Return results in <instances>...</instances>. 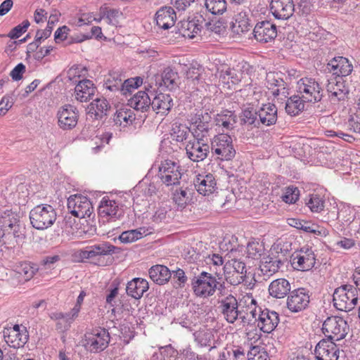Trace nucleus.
I'll list each match as a JSON object with an SVG mask.
<instances>
[{"label": "nucleus", "mask_w": 360, "mask_h": 360, "mask_svg": "<svg viewBox=\"0 0 360 360\" xmlns=\"http://www.w3.org/2000/svg\"><path fill=\"white\" fill-rule=\"evenodd\" d=\"M29 217L33 228L45 230L54 224L57 219V213L51 205L41 204L31 210Z\"/></svg>", "instance_id": "nucleus-1"}, {"label": "nucleus", "mask_w": 360, "mask_h": 360, "mask_svg": "<svg viewBox=\"0 0 360 360\" xmlns=\"http://www.w3.org/2000/svg\"><path fill=\"white\" fill-rule=\"evenodd\" d=\"M115 248L108 243H101L80 250L79 256L82 259H88L95 265L105 266L107 264L105 257L114 254Z\"/></svg>", "instance_id": "nucleus-2"}, {"label": "nucleus", "mask_w": 360, "mask_h": 360, "mask_svg": "<svg viewBox=\"0 0 360 360\" xmlns=\"http://www.w3.org/2000/svg\"><path fill=\"white\" fill-rule=\"evenodd\" d=\"M333 302L338 310H352L358 302L356 288L352 285H342L337 288L333 295Z\"/></svg>", "instance_id": "nucleus-3"}, {"label": "nucleus", "mask_w": 360, "mask_h": 360, "mask_svg": "<svg viewBox=\"0 0 360 360\" xmlns=\"http://www.w3.org/2000/svg\"><path fill=\"white\" fill-rule=\"evenodd\" d=\"M218 284L216 277L205 271L195 276L191 280L193 293L201 298H207L214 295Z\"/></svg>", "instance_id": "nucleus-4"}, {"label": "nucleus", "mask_w": 360, "mask_h": 360, "mask_svg": "<svg viewBox=\"0 0 360 360\" xmlns=\"http://www.w3.org/2000/svg\"><path fill=\"white\" fill-rule=\"evenodd\" d=\"M110 342V334L103 328H97L86 332L82 340V346L91 353H98L103 351Z\"/></svg>", "instance_id": "nucleus-5"}, {"label": "nucleus", "mask_w": 360, "mask_h": 360, "mask_svg": "<svg viewBox=\"0 0 360 360\" xmlns=\"http://www.w3.org/2000/svg\"><path fill=\"white\" fill-rule=\"evenodd\" d=\"M296 91L307 103H318L323 96V89L315 79L303 77L297 82Z\"/></svg>", "instance_id": "nucleus-6"}, {"label": "nucleus", "mask_w": 360, "mask_h": 360, "mask_svg": "<svg viewBox=\"0 0 360 360\" xmlns=\"http://www.w3.org/2000/svg\"><path fill=\"white\" fill-rule=\"evenodd\" d=\"M349 327L347 322L340 316L328 317L322 325V331L326 340L338 341L344 339L347 335Z\"/></svg>", "instance_id": "nucleus-7"}, {"label": "nucleus", "mask_w": 360, "mask_h": 360, "mask_svg": "<svg viewBox=\"0 0 360 360\" xmlns=\"http://www.w3.org/2000/svg\"><path fill=\"white\" fill-rule=\"evenodd\" d=\"M182 169L178 162L171 160L161 161L158 166V176L166 186H176L180 184Z\"/></svg>", "instance_id": "nucleus-8"}, {"label": "nucleus", "mask_w": 360, "mask_h": 360, "mask_svg": "<svg viewBox=\"0 0 360 360\" xmlns=\"http://www.w3.org/2000/svg\"><path fill=\"white\" fill-rule=\"evenodd\" d=\"M218 304V309L227 322L233 323L238 319H241L243 323H245L247 320L250 321L238 309V300L233 295L226 296L219 300Z\"/></svg>", "instance_id": "nucleus-9"}, {"label": "nucleus", "mask_w": 360, "mask_h": 360, "mask_svg": "<svg viewBox=\"0 0 360 360\" xmlns=\"http://www.w3.org/2000/svg\"><path fill=\"white\" fill-rule=\"evenodd\" d=\"M212 153L217 155V158L221 160H231L236 155V150L233 146L232 138L226 134H221L212 140Z\"/></svg>", "instance_id": "nucleus-10"}, {"label": "nucleus", "mask_w": 360, "mask_h": 360, "mask_svg": "<svg viewBox=\"0 0 360 360\" xmlns=\"http://www.w3.org/2000/svg\"><path fill=\"white\" fill-rule=\"evenodd\" d=\"M193 141H189L186 146L188 158L193 162H200L206 159L210 152V146L207 137L195 134Z\"/></svg>", "instance_id": "nucleus-11"}, {"label": "nucleus", "mask_w": 360, "mask_h": 360, "mask_svg": "<svg viewBox=\"0 0 360 360\" xmlns=\"http://www.w3.org/2000/svg\"><path fill=\"white\" fill-rule=\"evenodd\" d=\"M68 209L73 216L81 219L90 217L94 212L90 200L82 195H71L68 199Z\"/></svg>", "instance_id": "nucleus-12"}, {"label": "nucleus", "mask_w": 360, "mask_h": 360, "mask_svg": "<svg viewBox=\"0 0 360 360\" xmlns=\"http://www.w3.org/2000/svg\"><path fill=\"white\" fill-rule=\"evenodd\" d=\"M291 263L295 269L300 271L312 269L316 263V257L311 248L304 246L295 252L291 257Z\"/></svg>", "instance_id": "nucleus-13"}, {"label": "nucleus", "mask_w": 360, "mask_h": 360, "mask_svg": "<svg viewBox=\"0 0 360 360\" xmlns=\"http://www.w3.org/2000/svg\"><path fill=\"white\" fill-rule=\"evenodd\" d=\"M310 302L309 291L303 288L295 289L287 297L286 307L292 313H299L306 309Z\"/></svg>", "instance_id": "nucleus-14"}, {"label": "nucleus", "mask_w": 360, "mask_h": 360, "mask_svg": "<svg viewBox=\"0 0 360 360\" xmlns=\"http://www.w3.org/2000/svg\"><path fill=\"white\" fill-rule=\"evenodd\" d=\"M78 117L79 112L77 108L70 104H65L58 110V125L63 130H71L77 126Z\"/></svg>", "instance_id": "nucleus-15"}, {"label": "nucleus", "mask_w": 360, "mask_h": 360, "mask_svg": "<svg viewBox=\"0 0 360 360\" xmlns=\"http://www.w3.org/2000/svg\"><path fill=\"white\" fill-rule=\"evenodd\" d=\"M28 338L29 335L25 326L15 325L4 330V338L11 347H22L27 342Z\"/></svg>", "instance_id": "nucleus-16"}, {"label": "nucleus", "mask_w": 360, "mask_h": 360, "mask_svg": "<svg viewBox=\"0 0 360 360\" xmlns=\"http://www.w3.org/2000/svg\"><path fill=\"white\" fill-rule=\"evenodd\" d=\"M255 39L261 43H267L274 40L277 36L276 25L269 20L258 22L253 30Z\"/></svg>", "instance_id": "nucleus-17"}, {"label": "nucleus", "mask_w": 360, "mask_h": 360, "mask_svg": "<svg viewBox=\"0 0 360 360\" xmlns=\"http://www.w3.org/2000/svg\"><path fill=\"white\" fill-rule=\"evenodd\" d=\"M270 11L276 19L287 20L292 16L295 5L292 0H271Z\"/></svg>", "instance_id": "nucleus-18"}, {"label": "nucleus", "mask_w": 360, "mask_h": 360, "mask_svg": "<svg viewBox=\"0 0 360 360\" xmlns=\"http://www.w3.org/2000/svg\"><path fill=\"white\" fill-rule=\"evenodd\" d=\"M279 321V315L277 312L268 309L262 310L261 308H259L257 326L264 333H270L274 330Z\"/></svg>", "instance_id": "nucleus-19"}, {"label": "nucleus", "mask_w": 360, "mask_h": 360, "mask_svg": "<svg viewBox=\"0 0 360 360\" xmlns=\"http://www.w3.org/2000/svg\"><path fill=\"white\" fill-rule=\"evenodd\" d=\"M314 352L317 360H338L340 350L335 342L323 339L316 346Z\"/></svg>", "instance_id": "nucleus-20"}, {"label": "nucleus", "mask_w": 360, "mask_h": 360, "mask_svg": "<svg viewBox=\"0 0 360 360\" xmlns=\"http://www.w3.org/2000/svg\"><path fill=\"white\" fill-rule=\"evenodd\" d=\"M328 69L338 77H347L353 71L352 61L343 56H335L327 64Z\"/></svg>", "instance_id": "nucleus-21"}, {"label": "nucleus", "mask_w": 360, "mask_h": 360, "mask_svg": "<svg viewBox=\"0 0 360 360\" xmlns=\"http://www.w3.org/2000/svg\"><path fill=\"white\" fill-rule=\"evenodd\" d=\"M193 124L195 127L193 136L195 134L203 135L207 137L209 135V131L211 129L212 117L207 110H199L191 118Z\"/></svg>", "instance_id": "nucleus-22"}, {"label": "nucleus", "mask_w": 360, "mask_h": 360, "mask_svg": "<svg viewBox=\"0 0 360 360\" xmlns=\"http://www.w3.org/2000/svg\"><path fill=\"white\" fill-rule=\"evenodd\" d=\"M193 184L197 191L204 196L213 193L217 185L215 178L212 174L197 175Z\"/></svg>", "instance_id": "nucleus-23"}, {"label": "nucleus", "mask_w": 360, "mask_h": 360, "mask_svg": "<svg viewBox=\"0 0 360 360\" xmlns=\"http://www.w3.org/2000/svg\"><path fill=\"white\" fill-rule=\"evenodd\" d=\"M326 90L329 94V97L337 101L344 100L349 93V89L342 77H336L328 80Z\"/></svg>", "instance_id": "nucleus-24"}, {"label": "nucleus", "mask_w": 360, "mask_h": 360, "mask_svg": "<svg viewBox=\"0 0 360 360\" xmlns=\"http://www.w3.org/2000/svg\"><path fill=\"white\" fill-rule=\"evenodd\" d=\"M51 320L56 321V329L60 333H64L70 329L72 323L74 322L78 315L73 316V311L63 313L61 311H54L49 315Z\"/></svg>", "instance_id": "nucleus-25"}, {"label": "nucleus", "mask_w": 360, "mask_h": 360, "mask_svg": "<svg viewBox=\"0 0 360 360\" xmlns=\"http://www.w3.org/2000/svg\"><path fill=\"white\" fill-rule=\"evenodd\" d=\"M179 79L177 72L167 67L164 69L159 77H156L155 81L160 87H165L169 91H172L178 87Z\"/></svg>", "instance_id": "nucleus-26"}, {"label": "nucleus", "mask_w": 360, "mask_h": 360, "mask_svg": "<svg viewBox=\"0 0 360 360\" xmlns=\"http://www.w3.org/2000/svg\"><path fill=\"white\" fill-rule=\"evenodd\" d=\"M277 108L274 104H264L258 110L259 127L260 125L271 126L277 121Z\"/></svg>", "instance_id": "nucleus-27"}, {"label": "nucleus", "mask_w": 360, "mask_h": 360, "mask_svg": "<svg viewBox=\"0 0 360 360\" xmlns=\"http://www.w3.org/2000/svg\"><path fill=\"white\" fill-rule=\"evenodd\" d=\"M25 225H22L4 230L1 236L2 242L11 247H15L25 238Z\"/></svg>", "instance_id": "nucleus-28"}, {"label": "nucleus", "mask_w": 360, "mask_h": 360, "mask_svg": "<svg viewBox=\"0 0 360 360\" xmlns=\"http://www.w3.org/2000/svg\"><path fill=\"white\" fill-rule=\"evenodd\" d=\"M174 105L173 99L169 94H158L153 99L151 108L157 114L167 115Z\"/></svg>", "instance_id": "nucleus-29"}, {"label": "nucleus", "mask_w": 360, "mask_h": 360, "mask_svg": "<svg viewBox=\"0 0 360 360\" xmlns=\"http://www.w3.org/2000/svg\"><path fill=\"white\" fill-rule=\"evenodd\" d=\"M96 89L92 81L89 79L79 81L75 88V98L81 103L86 102L94 95Z\"/></svg>", "instance_id": "nucleus-30"}, {"label": "nucleus", "mask_w": 360, "mask_h": 360, "mask_svg": "<svg viewBox=\"0 0 360 360\" xmlns=\"http://www.w3.org/2000/svg\"><path fill=\"white\" fill-rule=\"evenodd\" d=\"M149 288L148 282L142 278H134L129 281L126 286L127 294L136 299L141 298Z\"/></svg>", "instance_id": "nucleus-31"}, {"label": "nucleus", "mask_w": 360, "mask_h": 360, "mask_svg": "<svg viewBox=\"0 0 360 360\" xmlns=\"http://www.w3.org/2000/svg\"><path fill=\"white\" fill-rule=\"evenodd\" d=\"M283 264L282 259L278 257L269 255L262 258L259 265V271L264 276L269 278L276 274Z\"/></svg>", "instance_id": "nucleus-32"}, {"label": "nucleus", "mask_w": 360, "mask_h": 360, "mask_svg": "<svg viewBox=\"0 0 360 360\" xmlns=\"http://www.w3.org/2000/svg\"><path fill=\"white\" fill-rule=\"evenodd\" d=\"M155 15L157 25L164 30L172 27L176 18V13L172 7L161 8L157 11Z\"/></svg>", "instance_id": "nucleus-33"}, {"label": "nucleus", "mask_w": 360, "mask_h": 360, "mask_svg": "<svg viewBox=\"0 0 360 360\" xmlns=\"http://www.w3.org/2000/svg\"><path fill=\"white\" fill-rule=\"evenodd\" d=\"M152 101L145 91H139L128 100V105L136 110L148 111L151 107Z\"/></svg>", "instance_id": "nucleus-34"}, {"label": "nucleus", "mask_w": 360, "mask_h": 360, "mask_svg": "<svg viewBox=\"0 0 360 360\" xmlns=\"http://www.w3.org/2000/svg\"><path fill=\"white\" fill-rule=\"evenodd\" d=\"M291 289L290 283L285 278H278L273 281L269 286V292L273 297L281 299L288 296Z\"/></svg>", "instance_id": "nucleus-35"}, {"label": "nucleus", "mask_w": 360, "mask_h": 360, "mask_svg": "<svg viewBox=\"0 0 360 360\" xmlns=\"http://www.w3.org/2000/svg\"><path fill=\"white\" fill-rule=\"evenodd\" d=\"M148 275L155 283L162 285L169 281L172 272L166 266L156 264L149 269Z\"/></svg>", "instance_id": "nucleus-36"}, {"label": "nucleus", "mask_w": 360, "mask_h": 360, "mask_svg": "<svg viewBox=\"0 0 360 360\" xmlns=\"http://www.w3.org/2000/svg\"><path fill=\"white\" fill-rule=\"evenodd\" d=\"M232 29L237 34L245 33L250 30L252 27L248 13L245 11H240L233 17Z\"/></svg>", "instance_id": "nucleus-37"}, {"label": "nucleus", "mask_w": 360, "mask_h": 360, "mask_svg": "<svg viewBox=\"0 0 360 360\" xmlns=\"http://www.w3.org/2000/svg\"><path fill=\"white\" fill-rule=\"evenodd\" d=\"M290 222L289 224L290 226H294L297 229L302 230L304 232L325 236L328 234V231L326 229L321 228L316 224H312L309 221H301L296 219H290Z\"/></svg>", "instance_id": "nucleus-38"}, {"label": "nucleus", "mask_w": 360, "mask_h": 360, "mask_svg": "<svg viewBox=\"0 0 360 360\" xmlns=\"http://www.w3.org/2000/svg\"><path fill=\"white\" fill-rule=\"evenodd\" d=\"M203 24L206 25L207 23L202 15L195 16L191 20L184 22L182 24L184 29L183 35L191 39L194 38L196 34L200 32Z\"/></svg>", "instance_id": "nucleus-39"}, {"label": "nucleus", "mask_w": 360, "mask_h": 360, "mask_svg": "<svg viewBox=\"0 0 360 360\" xmlns=\"http://www.w3.org/2000/svg\"><path fill=\"white\" fill-rule=\"evenodd\" d=\"M110 108L108 101L105 98H97L88 106V113L94 115L95 119H101L107 115Z\"/></svg>", "instance_id": "nucleus-40"}, {"label": "nucleus", "mask_w": 360, "mask_h": 360, "mask_svg": "<svg viewBox=\"0 0 360 360\" xmlns=\"http://www.w3.org/2000/svg\"><path fill=\"white\" fill-rule=\"evenodd\" d=\"M214 120L216 125L221 127L223 131L233 129L236 122L234 112L228 110H224L221 111L220 113H217Z\"/></svg>", "instance_id": "nucleus-41"}, {"label": "nucleus", "mask_w": 360, "mask_h": 360, "mask_svg": "<svg viewBox=\"0 0 360 360\" xmlns=\"http://www.w3.org/2000/svg\"><path fill=\"white\" fill-rule=\"evenodd\" d=\"M238 253L237 250L231 249L225 257V258L228 257L229 259L226 262L223 269H231V271L245 275L246 266L243 261L237 258Z\"/></svg>", "instance_id": "nucleus-42"}, {"label": "nucleus", "mask_w": 360, "mask_h": 360, "mask_svg": "<svg viewBox=\"0 0 360 360\" xmlns=\"http://www.w3.org/2000/svg\"><path fill=\"white\" fill-rule=\"evenodd\" d=\"M241 125L259 128L258 110L252 106L245 107L239 116Z\"/></svg>", "instance_id": "nucleus-43"}, {"label": "nucleus", "mask_w": 360, "mask_h": 360, "mask_svg": "<svg viewBox=\"0 0 360 360\" xmlns=\"http://www.w3.org/2000/svg\"><path fill=\"white\" fill-rule=\"evenodd\" d=\"M135 120V115L132 110L127 108H121L117 110L113 116V122L116 125L125 127Z\"/></svg>", "instance_id": "nucleus-44"}, {"label": "nucleus", "mask_w": 360, "mask_h": 360, "mask_svg": "<svg viewBox=\"0 0 360 360\" xmlns=\"http://www.w3.org/2000/svg\"><path fill=\"white\" fill-rule=\"evenodd\" d=\"M300 94L290 96L285 103V111L291 116L299 115L304 108V103Z\"/></svg>", "instance_id": "nucleus-45"}, {"label": "nucleus", "mask_w": 360, "mask_h": 360, "mask_svg": "<svg viewBox=\"0 0 360 360\" xmlns=\"http://www.w3.org/2000/svg\"><path fill=\"white\" fill-rule=\"evenodd\" d=\"M100 217H116L118 212V205L115 200L103 198L98 209Z\"/></svg>", "instance_id": "nucleus-46"}, {"label": "nucleus", "mask_w": 360, "mask_h": 360, "mask_svg": "<svg viewBox=\"0 0 360 360\" xmlns=\"http://www.w3.org/2000/svg\"><path fill=\"white\" fill-rule=\"evenodd\" d=\"M148 234V229L145 227H141L137 229L123 231L120 235L119 239L122 243H130L142 238L144 236Z\"/></svg>", "instance_id": "nucleus-47"}, {"label": "nucleus", "mask_w": 360, "mask_h": 360, "mask_svg": "<svg viewBox=\"0 0 360 360\" xmlns=\"http://www.w3.org/2000/svg\"><path fill=\"white\" fill-rule=\"evenodd\" d=\"M207 11L215 15H223L227 10L226 0H205Z\"/></svg>", "instance_id": "nucleus-48"}, {"label": "nucleus", "mask_w": 360, "mask_h": 360, "mask_svg": "<svg viewBox=\"0 0 360 360\" xmlns=\"http://www.w3.org/2000/svg\"><path fill=\"white\" fill-rule=\"evenodd\" d=\"M191 193L188 188L176 190L173 193V200L181 208H184L191 200Z\"/></svg>", "instance_id": "nucleus-49"}, {"label": "nucleus", "mask_w": 360, "mask_h": 360, "mask_svg": "<svg viewBox=\"0 0 360 360\" xmlns=\"http://www.w3.org/2000/svg\"><path fill=\"white\" fill-rule=\"evenodd\" d=\"M1 223L3 231L7 229L14 228L17 226L24 225L20 221L19 215L10 211L4 212V214L1 217Z\"/></svg>", "instance_id": "nucleus-50"}, {"label": "nucleus", "mask_w": 360, "mask_h": 360, "mask_svg": "<svg viewBox=\"0 0 360 360\" xmlns=\"http://www.w3.org/2000/svg\"><path fill=\"white\" fill-rule=\"evenodd\" d=\"M264 246L262 243L252 240L246 247L247 257L252 259H259L264 254Z\"/></svg>", "instance_id": "nucleus-51"}, {"label": "nucleus", "mask_w": 360, "mask_h": 360, "mask_svg": "<svg viewBox=\"0 0 360 360\" xmlns=\"http://www.w3.org/2000/svg\"><path fill=\"white\" fill-rule=\"evenodd\" d=\"M122 84L121 75L117 72L110 73L108 77L105 80L104 87L112 92H120Z\"/></svg>", "instance_id": "nucleus-52"}, {"label": "nucleus", "mask_w": 360, "mask_h": 360, "mask_svg": "<svg viewBox=\"0 0 360 360\" xmlns=\"http://www.w3.org/2000/svg\"><path fill=\"white\" fill-rule=\"evenodd\" d=\"M100 11L103 13V17L105 18L107 22L113 26H117L120 22L119 19L123 15L122 12L117 8L101 7Z\"/></svg>", "instance_id": "nucleus-53"}, {"label": "nucleus", "mask_w": 360, "mask_h": 360, "mask_svg": "<svg viewBox=\"0 0 360 360\" xmlns=\"http://www.w3.org/2000/svg\"><path fill=\"white\" fill-rule=\"evenodd\" d=\"M306 205L311 212H320L324 208L325 201L319 195L311 194L306 199Z\"/></svg>", "instance_id": "nucleus-54"}, {"label": "nucleus", "mask_w": 360, "mask_h": 360, "mask_svg": "<svg viewBox=\"0 0 360 360\" xmlns=\"http://www.w3.org/2000/svg\"><path fill=\"white\" fill-rule=\"evenodd\" d=\"M143 84V79L140 77L129 78L124 80L122 84L121 94L127 95L132 90L137 89Z\"/></svg>", "instance_id": "nucleus-55"}, {"label": "nucleus", "mask_w": 360, "mask_h": 360, "mask_svg": "<svg viewBox=\"0 0 360 360\" xmlns=\"http://www.w3.org/2000/svg\"><path fill=\"white\" fill-rule=\"evenodd\" d=\"M190 130L185 125L172 124L171 135L176 141L181 142L187 139Z\"/></svg>", "instance_id": "nucleus-56"}, {"label": "nucleus", "mask_w": 360, "mask_h": 360, "mask_svg": "<svg viewBox=\"0 0 360 360\" xmlns=\"http://www.w3.org/2000/svg\"><path fill=\"white\" fill-rule=\"evenodd\" d=\"M223 269L226 281L231 285H238L244 281L245 274L231 271V269Z\"/></svg>", "instance_id": "nucleus-57"}, {"label": "nucleus", "mask_w": 360, "mask_h": 360, "mask_svg": "<svg viewBox=\"0 0 360 360\" xmlns=\"http://www.w3.org/2000/svg\"><path fill=\"white\" fill-rule=\"evenodd\" d=\"M299 189L294 186H290L285 188V192L283 194L281 198L285 203L294 204L299 199Z\"/></svg>", "instance_id": "nucleus-58"}, {"label": "nucleus", "mask_w": 360, "mask_h": 360, "mask_svg": "<svg viewBox=\"0 0 360 360\" xmlns=\"http://www.w3.org/2000/svg\"><path fill=\"white\" fill-rule=\"evenodd\" d=\"M15 101L14 93L3 96L0 101V116H3L12 108Z\"/></svg>", "instance_id": "nucleus-59"}, {"label": "nucleus", "mask_w": 360, "mask_h": 360, "mask_svg": "<svg viewBox=\"0 0 360 360\" xmlns=\"http://www.w3.org/2000/svg\"><path fill=\"white\" fill-rule=\"evenodd\" d=\"M281 72H269L266 76V86L269 89H274L278 84H283V78Z\"/></svg>", "instance_id": "nucleus-60"}, {"label": "nucleus", "mask_w": 360, "mask_h": 360, "mask_svg": "<svg viewBox=\"0 0 360 360\" xmlns=\"http://www.w3.org/2000/svg\"><path fill=\"white\" fill-rule=\"evenodd\" d=\"M30 25V22L27 20H24L21 24L13 27L8 34V37L12 39L19 38L22 34L27 31Z\"/></svg>", "instance_id": "nucleus-61"}, {"label": "nucleus", "mask_w": 360, "mask_h": 360, "mask_svg": "<svg viewBox=\"0 0 360 360\" xmlns=\"http://www.w3.org/2000/svg\"><path fill=\"white\" fill-rule=\"evenodd\" d=\"M347 212L348 210H341L339 212H338V223H340V227H337V229L340 230V231H342L343 229H345V227L346 226H348L349 224H351L353 220H354V217L353 216H351L350 214H347Z\"/></svg>", "instance_id": "nucleus-62"}, {"label": "nucleus", "mask_w": 360, "mask_h": 360, "mask_svg": "<svg viewBox=\"0 0 360 360\" xmlns=\"http://www.w3.org/2000/svg\"><path fill=\"white\" fill-rule=\"evenodd\" d=\"M172 273L173 279L176 288H183L188 281L186 272L183 269L179 268L175 271H172Z\"/></svg>", "instance_id": "nucleus-63"}, {"label": "nucleus", "mask_w": 360, "mask_h": 360, "mask_svg": "<svg viewBox=\"0 0 360 360\" xmlns=\"http://www.w3.org/2000/svg\"><path fill=\"white\" fill-rule=\"evenodd\" d=\"M346 124L349 131L360 134V113L352 115Z\"/></svg>", "instance_id": "nucleus-64"}]
</instances>
